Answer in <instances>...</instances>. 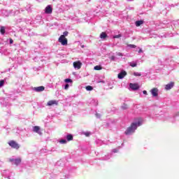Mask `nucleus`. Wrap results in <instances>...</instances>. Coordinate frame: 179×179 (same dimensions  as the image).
<instances>
[{
	"label": "nucleus",
	"mask_w": 179,
	"mask_h": 179,
	"mask_svg": "<svg viewBox=\"0 0 179 179\" xmlns=\"http://www.w3.org/2000/svg\"><path fill=\"white\" fill-rule=\"evenodd\" d=\"M141 125H142V121L131 123L130 127H129L124 131L125 135H132V134L135 133L138 127H141Z\"/></svg>",
	"instance_id": "obj_1"
},
{
	"label": "nucleus",
	"mask_w": 179,
	"mask_h": 179,
	"mask_svg": "<svg viewBox=\"0 0 179 179\" xmlns=\"http://www.w3.org/2000/svg\"><path fill=\"white\" fill-rule=\"evenodd\" d=\"M69 32L68 31H66L63 33L62 35L60 36L59 38V43H61L62 45H68V39H66V36H68Z\"/></svg>",
	"instance_id": "obj_2"
},
{
	"label": "nucleus",
	"mask_w": 179,
	"mask_h": 179,
	"mask_svg": "<svg viewBox=\"0 0 179 179\" xmlns=\"http://www.w3.org/2000/svg\"><path fill=\"white\" fill-rule=\"evenodd\" d=\"M2 176L5 177V178L10 179V177H13L15 173L10 172L9 170H5L2 172Z\"/></svg>",
	"instance_id": "obj_3"
},
{
	"label": "nucleus",
	"mask_w": 179,
	"mask_h": 179,
	"mask_svg": "<svg viewBox=\"0 0 179 179\" xmlns=\"http://www.w3.org/2000/svg\"><path fill=\"white\" fill-rule=\"evenodd\" d=\"M8 145L13 149H17H17H19V148H20V145L17 143H16V141H10L8 142Z\"/></svg>",
	"instance_id": "obj_4"
},
{
	"label": "nucleus",
	"mask_w": 179,
	"mask_h": 179,
	"mask_svg": "<svg viewBox=\"0 0 179 179\" xmlns=\"http://www.w3.org/2000/svg\"><path fill=\"white\" fill-rule=\"evenodd\" d=\"M9 162H10V163H12V164H15V166H19V164H20V163H22V159L20 158H11L9 159Z\"/></svg>",
	"instance_id": "obj_5"
},
{
	"label": "nucleus",
	"mask_w": 179,
	"mask_h": 179,
	"mask_svg": "<svg viewBox=\"0 0 179 179\" xmlns=\"http://www.w3.org/2000/svg\"><path fill=\"white\" fill-rule=\"evenodd\" d=\"M152 97H157L159 96V89L154 87L150 91Z\"/></svg>",
	"instance_id": "obj_6"
},
{
	"label": "nucleus",
	"mask_w": 179,
	"mask_h": 179,
	"mask_svg": "<svg viewBox=\"0 0 179 179\" xmlns=\"http://www.w3.org/2000/svg\"><path fill=\"white\" fill-rule=\"evenodd\" d=\"M33 132H36V134H38L40 136L43 135V132H41V129L38 126H34L33 127Z\"/></svg>",
	"instance_id": "obj_7"
},
{
	"label": "nucleus",
	"mask_w": 179,
	"mask_h": 179,
	"mask_svg": "<svg viewBox=\"0 0 179 179\" xmlns=\"http://www.w3.org/2000/svg\"><path fill=\"white\" fill-rule=\"evenodd\" d=\"M45 13H46V15H51V13H52V7L50 5L45 7Z\"/></svg>",
	"instance_id": "obj_8"
},
{
	"label": "nucleus",
	"mask_w": 179,
	"mask_h": 179,
	"mask_svg": "<svg viewBox=\"0 0 179 179\" xmlns=\"http://www.w3.org/2000/svg\"><path fill=\"white\" fill-rule=\"evenodd\" d=\"M174 87V82H171L165 85V90H171Z\"/></svg>",
	"instance_id": "obj_9"
},
{
	"label": "nucleus",
	"mask_w": 179,
	"mask_h": 179,
	"mask_svg": "<svg viewBox=\"0 0 179 179\" xmlns=\"http://www.w3.org/2000/svg\"><path fill=\"white\" fill-rule=\"evenodd\" d=\"M73 65L75 69H80V68H82V62H80V61L74 62Z\"/></svg>",
	"instance_id": "obj_10"
},
{
	"label": "nucleus",
	"mask_w": 179,
	"mask_h": 179,
	"mask_svg": "<svg viewBox=\"0 0 179 179\" xmlns=\"http://www.w3.org/2000/svg\"><path fill=\"white\" fill-rule=\"evenodd\" d=\"M45 89V87L44 86H39L34 87L33 90H34V92H36L37 93H40V92H44Z\"/></svg>",
	"instance_id": "obj_11"
},
{
	"label": "nucleus",
	"mask_w": 179,
	"mask_h": 179,
	"mask_svg": "<svg viewBox=\"0 0 179 179\" xmlns=\"http://www.w3.org/2000/svg\"><path fill=\"white\" fill-rule=\"evenodd\" d=\"M129 87L131 88V90H138L139 85L136 83H130Z\"/></svg>",
	"instance_id": "obj_12"
},
{
	"label": "nucleus",
	"mask_w": 179,
	"mask_h": 179,
	"mask_svg": "<svg viewBox=\"0 0 179 179\" xmlns=\"http://www.w3.org/2000/svg\"><path fill=\"white\" fill-rule=\"evenodd\" d=\"M46 106L48 107H51V106H58V101L55 100H50L47 103Z\"/></svg>",
	"instance_id": "obj_13"
},
{
	"label": "nucleus",
	"mask_w": 179,
	"mask_h": 179,
	"mask_svg": "<svg viewBox=\"0 0 179 179\" xmlns=\"http://www.w3.org/2000/svg\"><path fill=\"white\" fill-rule=\"evenodd\" d=\"M127 76V71H122L118 75L117 78L118 79H124Z\"/></svg>",
	"instance_id": "obj_14"
},
{
	"label": "nucleus",
	"mask_w": 179,
	"mask_h": 179,
	"mask_svg": "<svg viewBox=\"0 0 179 179\" xmlns=\"http://www.w3.org/2000/svg\"><path fill=\"white\" fill-rule=\"evenodd\" d=\"M66 139L68 142H69L71 141H73V135H72L71 134H67L66 136Z\"/></svg>",
	"instance_id": "obj_15"
},
{
	"label": "nucleus",
	"mask_w": 179,
	"mask_h": 179,
	"mask_svg": "<svg viewBox=\"0 0 179 179\" xmlns=\"http://www.w3.org/2000/svg\"><path fill=\"white\" fill-rule=\"evenodd\" d=\"M107 37H108V36L107 35V33H106V32H102L100 34V38H101L102 40H106V38H107Z\"/></svg>",
	"instance_id": "obj_16"
},
{
	"label": "nucleus",
	"mask_w": 179,
	"mask_h": 179,
	"mask_svg": "<svg viewBox=\"0 0 179 179\" xmlns=\"http://www.w3.org/2000/svg\"><path fill=\"white\" fill-rule=\"evenodd\" d=\"M25 10H27V12H28V13H31V5H27V6L25 7Z\"/></svg>",
	"instance_id": "obj_17"
},
{
	"label": "nucleus",
	"mask_w": 179,
	"mask_h": 179,
	"mask_svg": "<svg viewBox=\"0 0 179 179\" xmlns=\"http://www.w3.org/2000/svg\"><path fill=\"white\" fill-rule=\"evenodd\" d=\"M136 27H139L141 24H143V20H137L135 22Z\"/></svg>",
	"instance_id": "obj_18"
},
{
	"label": "nucleus",
	"mask_w": 179,
	"mask_h": 179,
	"mask_svg": "<svg viewBox=\"0 0 179 179\" xmlns=\"http://www.w3.org/2000/svg\"><path fill=\"white\" fill-rule=\"evenodd\" d=\"M6 27H1L0 28V33L2 36H4L5 35V33H6Z\"/></svg>",
	"instance_id": "obj_19"
},
{
	"label": "nucleus",
	"mask_w": 179,
	"mask_h": 179,
	"mask_svg": "<svg viewBox=\"0 0 179 179\" xmlns=\"http://www.w3.org/2000/svg\"><path fill=\"white\" fill-rule=\"evenodd\" d=\"M1 13H2L3 16L6 17L9 16V13L6 10H1Z\"/></svg>",
	"instance_id": "obj_20"
},
{
	"label": "nucleus",
	"mask_w": 179,
	"mask_h": 179,
	"mask_svg": "<svg viewBox=\"0 0 179 179\" xmlns=\"http://www.w3.org/2000/svg\"><path fill=\"white\" fill-rule=\"evenodd\" d=\"M91 103H92L93 106H95V107H96V106H99V101L96 99H92L91 101Z\"/></svg>",
	"instance_id": "obj_21"
},
{
	"label": "nucleus",
	"mask_w": 179,
	"mask_h": 179,
	"mask_svg": "<svg viewBox=\"0 0 179 179\" xmlns=\"http://www.w3.org/2000/svg\"><path fill=\"white\" fill-rule=\"evenodd\" d=\"M102 69L101 66H95L94 67V71H101Z\"/></svg>",
	"instance_id": "obj_22"
},
{
	"label": "nucleus",
	"mask_w": 179,
	"mask_h": 179,
	"mask_svg": "<svg viewBox=\"0 0 179 179\" xmlns=\"http://www.w3.org/2000/svg\"><path fill=\"white\" fill-rule=\"evenodd\" d=\"M86 90H87V92H90L91 90H93V87L88 85L85 87Z\"/></svg>",
	"instance_id": "obj_23"
},
{
	"label": "nucleus",
	"mask_w": 179,
	"mask_h": 179,
	"mask_svg": "<svg viewBox=\"0 0 179 179\" xmlns=\"http://www.w3.org/2000/svg\"><path fill=\"white\" fill-rule=\"evenodd\" d=\"M68 141L66 139H61L59 141V143H62V145H65V143H66Z\"/></svg>",
	"instance_id": "obj_24"
},
{
	"label": "nucleus",
	"mask_w": 179,
	"mask_h": 179,
	"mask_svg": "<svg viewBox=\"0 0 179 179\" xmlns=\"http://www.w3.org/2000/svg\"><path fill=\"white\" fill-rule=\"evenodd\" d=\"M64 82H65L66 83H72V79H71V78H66V79L64 80Z\"/></svg>",
	"instance_id": "obj_25"
},
{
	"label": "nucleus",
	"mask_w": 179,
	"mask_h": 179,
	"mask_svg": "<svg viewBox=\"0 0 179 179\" xmlns=\"http://www.w3.org/2000/svg\"><path fill=\"white\" fill-rule=\"evenodd\" d=\"M3 85H5V80H0V87H3Z\"/></svg>",
	"instance_id": "obj_26"
},
{
	"label": "nucleus",
	"mask_w": 179,
	"mask_h": 179,
	"mask_svg": "<svg viewBox=\"0 0 179 179\" xmlns=\"http://www.w3.org/2000/svg\"><path fill=\"white\" fill-rule=\"evenodd\" d=\"M122 110H127L128 108V105L124 103L122 106Z\"/></svg>",
	"instance_id": "obj_27"
},
{
	"label": "nucleus",
	"mask_w": 179,
	"mask_h": 179,
	"mask_svg": "<svg viewBox=\"0 0 179 179\" xmlns=\"http://www.w3.org/2000/svg\"><path fill=\"white\" fill-rule=\"evenodd\" d=\"M137 64L136 62H131L130 63V66H131L132 68H135V66H136Z\"/></svg>",
	"instance_id": "obj_28"
},
{
	"label": "nucleus",
	"mask_w": 179,
	"mask_h": 179,
	"mask_svg": "<svg viewBox=\"0 0 179 179\" xmlns=\"http://www.w3.org/2000/svg\"><path fill=\"white\" fill-rule=\"evenodd\" d=\"M134 76H142V74L139 72H134Z\"/></svg>",
	"instance_id": "obj_29"
},
{
	"label": "nucleus",
	"mask_w": 179,
	"mask_h": 179,
	"mask_svg": "<svg viewBox=\"0 0 179 179\" xmlns=\"http://www.w3.org/2000/svg\"><path fill=\"white\" fill-rule=\"evenodd\" d=\"M121 147H118V150H120ZM117 148H115L112 150L113 153H117L118 152V150Z\"/></svg>",
	"instance_id": "obj_30"
},
{
	"label": "nucleus",
	"mask_w": 179,
	"mask_h": 179,
	"mask_svg": "<svg viewBox=\"0 0 179 179\" xmlns=\"http://www.w3.org/2000/svg\"><path fill=\"white\" fill-rule=\"evenodd\" d=\"M116 55H117V57H124L123 53L118 52H116Z\"/></svg>",
	"instance_id": "obj_31"
},
{
	"label": "nucleus",
	"mask_w": 179,
	"mask_h": 179,
	"mask_svg": "<svg viewBox=\"0 0 179 179\" xmlns=\"http://www.w3.org/2000/svg\"><path fill=\"white\" fill-rule=\"evenodd\" d=\"M122 35H121V34H117V35H115L114 36H113V38H120V37H122Z\"/></svg>",
	"instance_id": "obj_32"
},
{
	"label": "nucleus",
	"mask_w": 179,
	"mask_h": 179,
	"mask_svg": "<svg viewBox=\"0 0 179 179\" xmlns=\"http://www.w3.org/2000/svg\"><path fill=\"white\" fill-rule=\"evenodd\" d=\"M128 47H129L130 48H136V45L132 44L128 45Z\"/></svg>",
	"instance_id": "obj_33"
},
{
	"label": "nucleus",
	"mask_w": 179,
	"mask_h": 179,
	"mask_svg": "<svg viewBox=\"0 0 179 179\" xmlns=\"http://www.w3.org/2000/svg\"><path fill=\"white\" fill-rule=\"evenodd\" d=\"M64 89H65V90H67V89H69V84H66L64 85Z\"/></svg>",
	"instance_id": "obj_34"
},
{
	"label": "nucleus",
	"mask_w": 179,
	"mask_h": 179,
	"mask_svg": "<svg viewBox=\"0 0 179 179\" xmlns=\"http://www.w3.org/2000/svg\"><path fill=\"white\" fill-rule=\"evenodd\" d=\"M95 115H96V118H100V117H101V115H100V113H97L95 114Z\"/></svg>",
	"instance_id": "obj_35"
},
{
	"label": "nucleus",
	"mask_w": 179,
	"mask_h": 179,
	"mask_svg": "<svg viewBox=\"0 0 179 179\" xmlns=\"http://www.w3.org/2000/svg\"><path fill=\"white\" fill-rule=\"evenodd\" d=\"M110 59L111 61H115V56H111Z\"/></svg>",
	"instance_id": "obj_36"
},
{
	"label": "nucleus",
	"mask_w": 179,
	"mask_h": 179,
	"mask_svg": "<svg viewBox=\"0 0 179 179\" xmlns=\"http://www.w3.org/2000/svg\"><path fill=\"white\" fill-rule=\"evenodd\" d=\"M9 43H10V44H13V39L10 38L9 39Z\"/></svg>",
	"instance_id": "obj_37"
},
{
	"label": "nucleus",
	"mask_w": 179,
	"mask_h": 179,
	"mask_svg": "<svg viewBox=\"0 0 179 179\" xmlns=\"http://www.w3.org/2000/svg\"><path fill=\"white\" fill-rule=\"evenodd\" d=\"M143 93L145 96H148V91L143 90Z\"/></svg>",
	"instance_id": "obj_38"
},
{
	"label": "nucleus",
	"mask_w": 179,
	"mask_h": 179,
	"mask_svg": "<svg viewBox=\"0 0 179 179\" xmlns=\"http://www.w3.org/2000/svg\"><path fill=\"white\" fill-rule=\"evenodd\" d=\"M85 136H90V132H85Z\"/></svg>",
	"instance_id": "obj_39"
},
{
	"label": "nucleus",
	"mask_w": 179,
	"mask_h": 179,
	"mask_svg": "<svg viewBox=\"0 0 179 179\" xmlns=\"http://www.w3.org/2000/svg\"><path fill=\"white\" fill-rule=\"evenodd\" d=\"M142 52H143V50L142 49H139L138 50V54H141Z\"/></svg>",
	"instance_id": "obj_40"
},
{
	"label": "nucleus",
	"mask_w": 179,
	"mask_h": 179,
	"mask_svg": "<svg viewBox=\"0 0 179 179\" xmlns=\"http://www.w3.org/2000/svg\"><path fill=\"white\" fill-rule=\"evenodd\" d=\"M111 157V155H108V157L106 159H103V160H108Z\"/></svg>",
	"instance_id": "obj_41"
},
{
	"label": "nucleus",
	"mask_w": 179,
	"mask_h": 179,
	"mask_svg": "<svg viewBox=\"0 0 179 179\" xmlns=\"http://www.w3.org/2000/svg\"><path fill=\"white\" fill-rule=\"evenodd\" d=\"M19 12H24V10L23 8H20V9L19 10Z\"/></svg>",
	"instance_id": "obj_42"
},
{
	"label": "nucleus",
	"mask_w": 179,
	"mask_h": 179,
	"mask_svg": "<svg viewBox=\"0 0 179 179\" xmlns=\"http://www.w3.org/2000/svg\"><path fill=\"white\" fill-rule=\"evenodd\" d=\"M18 22H22V19H19V20H18Z\"/></svg>",
	"instance_id": "obj_43"
},
{
	"label": "nucleus",
	"mask_w": 179,
	"mask_h": 179,
	"mask_svg": "<svg viewBox=\"0 0 179 179\" xmlns=\"http://www.w3.org/2000/svg\"><path fill=\"white\" fill-rule=\"evenodd\" d=\"M176 115H179V112H178V113H176Z\"/></svg>",
	"instance_id": "obj_44"
},
{
	"label": "nucleus",
	"mask_w": 179,
	"mask_h": 179,
	"mask_svg": "<svg viewBox=\"0 0 179 179\" xmlns=\"http://www.w3.org/2000/svg\"><path fill=\"white\" fill-rule=\"evenodd\" d=\"M122 146H124V143H122Z\"/></svg>",
	"instance_id": "obj_45"
},
{
	"label": "nucleus",
	"mask_w": 179,
	"mask_h": 179,
	"mask_svg": "<svg viewBox=\"0 0 179 179\" xmlns=\"http://www.w3.org/2000/svg\"><path fill=\"white\" fill-rule=\"evenodd\" d=\"M127 1H132V0H127Z\"/></svg>",
	"instance_id": "obj_46"
}]
</instances>
